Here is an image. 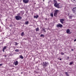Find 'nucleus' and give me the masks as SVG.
Masks as SVG:
<instances>
[{
  "label": "nucleus",
  "instance_id": "1",
  "mask_svg": "<svg viewBox=\"0 0 76 76\" xmlns=\"http://www.w3.org/2000/svg\"><path fill=\"white\" fill-rule=\"evenodd\" d=\"M55 3L54 4V6L56 7H57L58 8H59V4L57 3V1L56 0L54 1Z\"/></svg>",
  "mask_w": 76,
  "mask_h": 76
},
{
  "label": "nucleus",
  "instance_id": "2",
  "mask_svg": "<svg viewBox=\"0 0 76 76\" xmlns=\"http://www.w3.org/2000/svg\"><path fill=\"white\" fill-rule=\"evenodd\" d=\"M59 12V11L58 10H56L55 11V12L54 14V16L55 17H57V13Z\"/></svg>",
  "mask_w": 76,
  "mask_h": 76
},
{
  "label": "nucleus",
  "instance_id": "3",
  "mask_svg": "<svg viewBox=\"0 0 76 76\" xmlns=\"http://www.w3.org/2000/svg\"><path fill=\"white\" fill-rule=\"evenodd\" d=\"M16 19L18 20H21L22 19V17L20 16H16L15 17Z\"/></svg>",
  "mask_w": 76,
  "mask_h": 76
},
{
  "label": "nucleus",
  "instance_id": "4",
  "mask_svg": "<svg viewBox=\"0 0 76 76\" xmlns=\"http://www.w3.org/2000/svg\"><path fill=\"white\" fill-rule=\"evenodd\" d=\"M66 33L68 34H72V32H70V30L69 29H67L66 31Z\"/></svg>",
  "mask_w": 76,
  "mask_h": 76
},
{
  "label": "nucleus",
  "instance_id": "5",
  "mask_svg": "<svg viewBox=\"0 0 76 76\" xmlns=\"http://www.w3.org/2000/svg\"><path fill=\"white\" fill-rule=\"evenodd\" d=\"M57 27H59L60 28H62L63 27V25L61 24H57Z\"/></svg>",
  "mask_w": 76,
  "mask_h": 76
},
{
  "label": "nucleus",
  "instance_id": "6",
  "mask_svg": "<svg viewBox=\"0 0 76 76\" xmlns=\"http://www.w3.org/2000/svg\"><path fill=\"white\" fill-rule=\"evenodd\" d=\"M23 1L24 3H28L29 1V0H23Z\"/></svg>",
  "mask_w": 76,
  "mask_h": 76
},
{
  "label": "nucleus",
  "instance_id": "7",
  "mask_svg": "<svg viewBox=\"0 0 76 76\" xmlns=\"http://www.w3.org/2000/svg\"><path fill=\"white\" fill-rule=\"evenodd\" d=\"M60 20L61 23H62V24H63V23H64V22H64V21L65 20L64 19H61Z\"/></svg>",
  "mask_w": 76,
  "mask_h": 76
},
{
  "label": "nucleus",
  "instance_id": "8",
  "mask_svg": "<svg viewBox=\"0 0 76 76\" xmlns=\"http://www.w3.org/2000/svg\"><path fill=\"white\" fill-rule=\"evenodd\" d=\"M43 64L44 67H45L46 66H47V64H48V63L46 62H45L44 63H43Z\"/></svg>",
  "mask_w": 76,
  "mask_h": 76
},
{
  "label": "nucleus",
  "instance_id": "9",
  "mask_svg": "<svg viewBox=\"0 0 76 76\" xmlns=\"http://www.w3.org/2000/svg\"><path fill=\"white\" fill-rule=\"evenodd\" d=\"M34 18H36V19H37V18H38V15H37L36 16H34Z\"/></svg>",
  "mask_w": 76,
  "mask_h": 76
},
{
  "label": "nucleus",
  "instance_id": "10",
  "mask_svg": "<svg viewBox=\"0 0 76 76\" xmlns=\"http://www.w3.org/2000/svg\"><path fill=\"white\" fill-rule=\"evenodd\" d=\"M76 10V7L72 9L73 12H74V11Z\"/></svg>",
  "mask_w": 76,
  "mask_h": 76
},
{
  "label": "nucleus",
  "instance_id": "11",
  "mask_svg": "<svg viewBox=\"0 0 76 76\" xmlns=\"http://www.w3.org/2000/svg\"><path fill=\"white\" fill-rule=\"evenodd\" d=\"M15 65H16L18 64V61H16V62L15 63Z\"/></svg>",
  "mask_w": 76,
  "mask_h": 76
},
{
  "label": "nucleus",
  "instance_id": "12",
  "mask_svg": "<svg viewBox=\"0 0 76 76\" xmlns=\"http://www.w3.org/2000/svg\"><path fill=\"white\" fill-rule=\"evenodd\" d=\"M53 12H52L51 13V14H50V16H51L52 17H53Z\"/></svg>",
  "mask_w": 76,
  "mask_h": 76
},
{
  "label": "nucleus",
  "instance_id": "13",
  "mask_svg": "<svg viewBox=\"0 0 76 76\" xmlns=\"http://www.w3.org/2000/svg\"><path fill=\"white\" fill-rule=\"evenodd\" d=\"M21 36H23V35H24V32H22V33L21 34Z\"/></svg>",
  "mask_w": 76,
  "mask_h": 76
},
{
  "label": "nucleus",
  "instance_id": "14",
  "mask_svg": "<svg viewBox=\"0 0 76 76\" xmlns=\"http://www.w3.org/2000/svg\"><path fill=\"white\" fill-rule=\"evenodd\" d=\"M15 51H16V52H19V49H16L15 50Z\"/></svg>",
  "mask_w": 76,
  "mask_h": 76
},
{
  "label": "nucleus",
  "instance_id": "15",
  "mask_svg": "<svg viewBox=\"0 0 76 76\" xmlns=\"http://www.w3.org/2000/svg\"><path fill=\"white\" fill-rule=\"evenodd\" d=\"M39 28H37L36 29V31H39Z\"/></svg>",
  "mask_w": 76,
  "mask_h": 76
},
{
  "label": "nucleus",
  "instance_id": "16",
  "mask_svg": "<svg viewBox=\"0 0 76 76\" xmlns=\"http://www.w3.org/2000/svg\"><path fill=\"white\" fill-rule=\"evenodd\" d=\"M20 57L22 59H23V56H22L21 55H20Z\"/></svg>",
  "mask_w": 76,
  "mask_h": 76
},
{
  "label": "nucleus",
  "instance_id": "17",
  "mask_svg": "<svg viewBox=\"0 0 76 76\" xmlns=\"http://www.w3.org/2000/svg\"><path fill=\"white\" fill-rule=\"evenodd\" d=\"M6 46H5L4 47V48L3 49V50H5L6 48Z\"/></svg>",
  "mask_w": 76,
  "mask_h": 76
},
{
  "label": "nucleus",
  "instance_id": "18",
  "mask_svg": "<svg viewBox=\"0 0 76 76\" xmlns=\"http://www.w3.org/2000/svg\"><path fill=\"white\" fill-rule=\"evenodd\" d=\"M72 17H73V16H69V19H71L72 18Z\"/></svg>",
  "mask_w": 76,
  "mask_h": 76
},
{
  "label": "nucleus",
  "instance_id": "19",
  "mask_svg": "<svg viewBox=\"0 0 76 76\" xmlns=\"http://www.w3.org/2000/svg\"><path fill=\"white\" fill-rule=\"evenodd\" d=\"M66 75L67 76H69V74L67 72H65Z\"/></svg>",
  "mask_w": 76,
  "mask_h": 76
},
{
  "label": "nucleus",
  "instance_id": "20",
  "mask_svg": "<svg viewBox=\"0 0 76 76\" xmlns=\"http://www.w3.org/2000/svg\"><path fill=\"white\" fill-rule=\"evenodd\" d=\"M61 55H64V53H63V52H61Z\"/></svg>",
  "mask_w": 76,
  "mask_h": 76
},
{
  "label": "nucleus",
  "instance_id": "21",
  "mask_svg": "<svg viewBox=\"0 0 76 76\" xmlns=\"http://www.w3.org/2000/svg\"><path fill=\"white\" fill-rule=\"evenodd\" d=\"M40 36L41 37H44V35L43 34H41L40 35Z\"/></svg>",
  "mask_w": 76,
  "mask_h": 76
},
{
  "label": "nucleus",
  "instance_id": "22",
  "mask_svg": "<svg viewBox=\"0 0 76 76\" xmlns=\"http://www.w3.org/2000/svg\"><path fill=\"white\" fill-rule=\"evenodd\" d=\"M28 21H27V22H25V24H28Z\"/></svg>",
  "mask_w": 76,
  "mask_h": 76
},
{
  "label": "nucleus",
  "instance_id": "23",
  "mask_svg": "<svg viewBox=\"0 0 76 76\" xmlns=\"http://www.w3.org/2000/svg\"><path fill=\"white\" fill-rule=\"evenodd\" d=\"M73 64V62H71L70 63V64Z\"/></svg>",
  "mask_w": 76,
  "mask_h": 76
},
{
  "label": "nucleus",
  "instance_id": "24",
  "mask_svg": "<svg viewBox=\"0 0 76 76\" xmlns=\"http://www.w3.org/2000/svg\"><path fill=\"white\" fill-rule=\"evenodd\" d=\"M3 66V64H0V66Z\"/></svg>",
  "mask_w": 76,
  "mask_h": 76
},
{
  "label": "nucleus",
  "instance_id": "25",
  "mask_svg": "<svg viewBox=\"0 0 76 76\" xmlns=\"http://www.w3.org/2000/svg\"><path fill=\"white\" fill-rule=\"evenodd\" d=\"M15 45H18V43H17L15 42Z\"/></svg>",
  "mask_w": 76,
  "mask_h": 76
},
{
  "label": "nucleus",
  "instance_id": "26",
  "mask_svg": "<svg viewBox=\"0 0 76 76\" xmlns=\"http://www.w3.org/2000/svg\"><path fill=\"white\" fill-rule=\"evenodd\" d=\"M76 0H73V2L74 3L75 2V1Z\"/></svg>",
  "mask_w": 76,
  "mask_h": 76
},
{
  "label": "nucleus",
  "instance_id": "27",
  "mask_svg": "<svg viewBox=\"0 0 76 76\" xmlns=\"http://www.w3.org/2000/svg\"><path fill=\"white\" fill-rule=\"evenodd\" d=\"M3 52H4V50H3Z\"/></svg>",
  "mask_w": 76,
  "mask_h": 76
},
{
  "label": "nucleus",
  "instance_id": "28",
  "mask_svg": "<svg viewBox=\"0 0 76 76\" xmlns=\"http://www.w3.org/2000/svg\"><path fill=\"white\" fill-rule=\"evenodd\" d=\"M76 41V39L74 40V41L75 42V41Z\"/></svg>",
  "mask_w": 76,
  "mask_h": 76
},
{
  "label": "nucleus",
  "instance_id": "29",
  "mask_svg": "<svg viewBox=\"0 0 76 76\" xmlns=\"http://www.w3.org/2000/svg\"><path fill=\"white\" fill-rule=\"evenodd\" d=\"M60 60H61V58L60 59Z\"/></svg>",
  "mask_w": 76,
  "mask_h": 76
},
{
  "label": "nucleus",
  "instance_id": "30",
  "mask_svg": "<svg viewBox=\"0 0 76 76\" xmlns=\"http://www.w3.org/2000/svg\"><path fill=\"white\" fill-rule=\"evenodd\" d=\"M44 31L45 32V30H44Z\"/></svg>",
  "mask_w": 76,
  "mask_h": 76
},
{
  "label": "nucleus",
  "instance_id": "31",
  "mask_svg": "<svg viewBox=\"0 0 76 76\" xmlns=\"http://www.w3.org/2000/svg\"><path fill=\"white\" fill-rule=\"evenodd\" d=\"M67 58H69V57H67Z\"/></svg>",
  "mask_w": 76,
  "mask_h": 76
},
{
  "label": "nucleus",
  "instance_id": "32",
  "mask_svg": "<svg viewBox=\"0 0 76 76\" xmlns=\"http://www.w3.org/2000/svg\"><path fill=\"white\" fill-rule=\"evenodd\" d=\"M46 20H47V18L46 19Z\"/></svg>",
  "mask_w": 76,
  "mask_h": 76
},
{
  "label": "nucleus",
  "instance_id": "33",
  "mask_svg": "<svg viewBox=\"0 0 76 76\" xmlns=\"http://www.w3.org/2000/svg\"><path fill=\"white\" fill-rule=\"evenodd\" d=\"M43 1H44V0H43Z\"/></svg>",
  "mask_w": 76,
  "mask_h": 76
},
{
  "label": "nucleus",
  "instance_id": "34",
  "mask_svg": "<svg viewBox=\"0 0 76 76\" xmlns=\"http://www.w3.org/2000/svg\"><path fill=\"white\" fill-rule=\"evenodd\" d=\"M5 57H6V56H5Z\"/></svg>",
  "mask_w": 76,
  "mask_h": 76
}]
</instances>
